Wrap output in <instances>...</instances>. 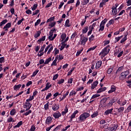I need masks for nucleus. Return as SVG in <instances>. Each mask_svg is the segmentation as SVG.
<instances>
[{
	"label": "nucleus",
	"instance_id": "9",
	"mask_svg": "<svg viewBox=\"0 0 131 131\" xmlns=\"http://www.w3.org/2000/svg\"><path fill=\"white\" fill-rule=\"evenodd\" d=\"M51 87H52V84H51L50 82H48L46 84V87L43 89H42L41 91V92H45V91H48V90H49V89H50V88H51Z\"/></svg>",
	"mask_w": 131,
	"mask_h": 131
},
{
	"label": "nucleus",
	"instance_id": "15",
	"mask_svg": "<svg viewBox=\"0 0 131 131\" xmlns=\"http://www.w3.org/2000/svg\"><path fill=\"white\" fill-rule=\"evenodd\" d=\"M78 113V111H77V110L74 112V113L71 116L70 121H72L73 119L74 118H75V116H76V114H77Z\"/></svg>",
	"mask_w": 131,
	"mask_h": 131
},
{
	"label": "nucleus",
	"instance_id": "43",
	"mask_svg": "<svg viewBox=\"0 0 131 131\" xmlns=\"http://www.w3.org/2000/svg\"><path fill=\"white\" fill-rule=\"evenodd\" d=\"M38 5L37 4H34L33 7H31L32 11H35L36 9H37V6Z\"/></svg>",
	"mask_w": 131,
	"mask_h": 131
},
{
	"label": "nucleus",
	"instance_id": "59",
	"mask_svg": "<svg viewBox=\"0 0 131 131\" xmlns=\"http://www.w3.org/2000/svg\"><path fill=\"white\" fill-rule=\"evenodd\" d=\"M39 71V70H36V71H34L33 73V74L32 75V77H34V76H35V75H36V74H37V73H38Z\"/></svg>",
	"mask_w": 131,
	"mask_h": 131
},
{
	"label": "nucleus",
	"instance_id": "11",
	"mask_svg": "<svg viewBox=\"0 0 131 131\" xmlns=\"http://www.w3.org/2000/svg\"><path fill=\"white\" fill-rule=\"evenodd\" d=\"M52 110L53 111H57V110H59V108H60V105L59 104L55 103L52 105Z\"/></svg>",
	"mask_w": 131,
	"mask_h": 131
},
{
	"label": "nucleus",
	"instance_id": "12",
	"mask_svg": "<svg viewBox=\"0 0 131 131\" xmlns=\"http://www.w3.org/2000/svg\"><path fill=\"white\" fill-rule=\"evenodd\" d=\"M116 102V98L115 97H114L112 100L110 101V102H108V105L110 107H111V106H112L113 104H114V103H115Z\"/></svg>",
	"mask_w": 131,
	"mask_h": 131
},
{
	"label": "nucleus",
	"instance_id": "57",
	"mask_svg": "<svg viewBox=\"0 0 131 131\" xmlns=\"http://www.w3.org/2000/svg\"><path fill=\"white\" fill-rule=\"evenodd\" d=\"M51 97H52V93H50L48 94V95H47V96L46 97V99L49 100V99H50V98H51Z\"/></svg>",
	"mask_w": 131,
	"mask_h": 131
},
{
	"label": "nucleus",
	"instance_id": "30",
	"mask_svg": "<svg viewBox=\"0 0 131 131\" xmlns=\"http://www.w3.org/2000/svg\"><path fill=\"white\" fill-rule=\"evenodd\" d=\"M126 39H127V35H125L124 37L121 40L120 43H123L124 41H126Z\"/></svg>",
	"mask_w": 131,
	"mask_h": 131
},
{
	"label": "nucleus",
	"instance_id": "29",
	"mask_svg": "<svg viewBox=\"0 0 131 131\" xmlns=\"http://www.w3.org/2000/svg\"><path fill=\"white\" fill-rule=\"evenodd\" d=\"M61 46L60 48V51H63L64 49H65V47H66V44L64 42H62L61 43Z\"/></svg>",
	"mask_w": 131,
	"mask_h": 131
},
{
	"label": "nucleus",
	"instance_id": "39",
	"mask_svg": "<svg viewBox=\"0 0 131 131\" xmlns=\"http://www.w3.org/2000/svg\"><path fill=\"white\" fill-rule=\"evenodd\" d=\"M23 124V122H22V121H19L16 125L14 126V128H17V127H20V125H22V124Z\"/></svg>",
	"mask_w": 131,
	"mask_h": 131
},
{
	"label": "nucleus",
	"instance_id": "18",
	"mask_svg": "<svg viewBox=\"0 0 131 131\" xmlns=\"http://www.w3.org/2000/svg\"><path fill=\"white\" fill-rule=\"evenodd\" d=\"M101 66H102V61L99 60L96 63L95 68L96 69H99Z\"/></svg>",
	"mask_w": 131,
	"mask_h": 131
},
{
	"label": "nucleus",
	"instance_id": "6",
	"mask_svg": "<svg viewBox=\"0 0 131 131\" xmlns=\"http://www.w3.org/2000/svg\"><path fill=\"white\" fill-rule=\"evenodd\" d=\"M57 37V34H54L53 32H49V36H48V39L49 40L53 41Z\"/></svg>",
	"mask_w": 131,
	"mask_h": 131
},
{
	"label": "nucleus",
	"instance_id": "24",
	"mask_svg": "<svg viewBox=\"0 0 131 131\" xmlns=\"http://www.w3.org/2000/svg\"><path fill=\"white\" fill-rule=\"evenodd\" d=\"M106 91V87L101 88L99 89L97 91V94H100V93H102V92H105Z\"/></svg>",
	"mask_w": 131,
	"mask_h": 131
},
{
	"label": "nucleus",
	"instance_id": "27",
	"mask_svg": "<svg viewBox=\"0 0 131 131\" xmlns=\"http://www.w3.org/2000/svg\"><path fill=\"white\" fill-rule=\"evenodd\" d=\"M45 40H46V36H43L41 38H39L37 40V42H38V43H40L41 41H45Z\"/></svg>",
	"mask_w": 131,
	"mask_h": 131
},
{
	"label": "nucleus",
	"instance_id": "60",
	"mask_svg": "<svg viewBox=\"0 0 131 131\" xmlns=\"http://www.w3.org/2000/svg\"><path fill=\"white\" fill-rule=\"evenodd\" d=\"M58 60L60 61V60H63L64 59V57H63V55H62V54H60L58 56Z\"/></svg>",
	"mask_w": 131,
	"mask_h": 131
},
{
	"label": "nucleus",
	"instance_id": "61",
	"mask_svg": "<svg viewBox=\"0 0 131 131\" xmlns=\"http://www.w3.org/2000/svg\"><path fill=\"white\" fill-rule=\"evenodd\" d=\"M44 109L46 110H48V109H49V102H47L46 104H45Z\"/></svg>",
	"mask_w": 131,
	"mask_h": 131
},
{
	"label": "nucleus",
	"instance_id": "41",
	"mask_svg": "<svg viewBox=\"0 0 131 131\" xmlns=\"http://www.w3.org/2000/svg\"><path fill=\"white\" fill-rule=\"evenodd\" d=\"M98 114H99V113L98 112H96L94 113L91 115L92 118H95V117H96V116H98Z\"/></svg>",
	"mask_w": 131,
	"mask_h": 131
},
{
	"label": "nucleus",
	"instance_id": "8",
	"mask_svg": "<svg viewBox=\"0 0 131 131\" xmlns=\"http://www.w3.org/2000/svg\"><path fill=\"white\" fill-rule=\"evenodd\" d=\"M117 127H118V125L117 124H113L112 127H108L107 128L108 130L110 131H116L117 129Z\"/></svg>",
	"mask_w": 131,
	"mask_h": 131
},
{
	"label": "nucleus",
	"instance_id": "35",
	"mask_svg": "<svg viewBox=\"0 0 131 131\" xmlns=\"http://www.w3.org/2000/svg\"><path fill=\"white\" fill-rule=\"evenodd\" d=\"M7 122H15L14 119L12 118V117L9 116V117L7 119Z\"/></svg>",
	"mask_w": 131,
	"mask_h": 131
},
{
	"label": "nucleus",
	"instance_id": "1",
	"mask_svg": "<svg viewBox=\"0 0 131 131\" xmlns=\"http://www.w3.org/2000/svg\"><path fill=\"white\" fill-rule=\"evenodd\" d=\"M91 115L89 113H83L78 118L79 122H84Z\"/></svg>",
	"mask_w": 131,
	"mask_h": 131
},
{
	"label": "nucleus",
	"instance_id": "33",
	"mask_svg": "<svg viewBox=\"0 0 131 131\" xmlns=\"http://www.w3.org/2000/svg\"><path fill=\"white\" fill-rule=\"evenodd\" d=\"M67 36V35H66V34L62 33L61 35V38L62 39L61 41L62 42L64 41Z\"/></svg>",
	"mask_w": 131,
	"mask_h": 131
},
{
	"label": "nucleus",
	"instance_id": "28",
	"mask_svg": "<svg viewBox=\"0 0 131 131\" xmlns=\"http://www.w3.org/2000/svg\"><path fill=\"white\" fill-rule=\"evenodd\" d=\"M41 32L40 31H37L35 34L34 35L35 38H37V37H39L40 36V34Z\"/></svg>",
	"mask_w": 131,
	"mask_h": 131
},
{
	"label": "nucleus",
	"instance_id": "34",
	"mask_svg": "<svg viewBox=\"0 0 131 131\" xmlns=\"http://www.w3.org/2000/svg\"><path fill=\"white\" fill-rule=\"evenodd\" d=\"M89 30V27H85V28H83L82 30V32L83 34H84V33H86L88 32V31Z\"/></svg>",
	"mask_w": 131,
	"mask_h": 131
},
{
	"label": "nucleus",
	"instance_id": "26",
	"mask_svg": "<svg viewBox=\"0 0 131 131\" xmlns=\"http://www.w3.org/2000/svg\"><path fill=\"white\" fill-rule=\"evenodd\" d=\"M122 37H123V36L115 37L114 43H116V42H118V41H119V40H120V39H121Z\"/></svg>",
	"mask_w": 131,
	"mask_h": 131
},
{
	"label": "nucleus",
	"instance_id": "40",
	"mask_svg": "<svg viewBox=\"0 0 131 131\" xmlns=\"http://www.w3.org/2000/svg\"><path fill=\"white\" fill-rule=\"evenodd\" d=\"M8 20L7 19H4L0 23V26H3V25H5L6 23H7Z\"/></svg>",
	"mask_w": 131,
	"mask_h": 131
},
{
	"label": "nucleus",
	"instance_id": "53",
	"mask_svg": "<svg viewBox=\"0 0 131 131\" xmlns=\"http://www.w3.org/2000/svg\"><path fill=\"white\" fill-rule=\"evenodd\" d=\"M51 47H52V44H50L49 45H48L45 49V52L47 53V52H48V50H49V49H50V48H51Z\"/></svg>",
	"mask_w": 131,
	"mask_h": 131
},
{
	"label": "nucleus",
	"instance_id": "47",
	"mask_svg": "<svg viewBox=\"0 0 131 131\" xmlns=\"http://www.w3.org/2000/svg\"><path fill=\"white\" fill-rule=\"evenodd\" d=\"M73 95H76V92H75V91H72L69 94V96L71 97V96H73Z\"/></svg>",
	"mask_w": 131,
	"mask_h": 131
},
{
	"label": "nucleus",
	"instance_id": "46",
	"mask_svg": "<svg viewBox=\"0 0 131 131\" xmlns=\"http://www.w3.org/2000/svg\"><path fill=\"white\" fill-rule=\"evenodd\" d=\"M82 51H83V49H82L79 51H78L76 54V56L78 57V56H79V55H80V54H81V53H82Z\"/></svg>",
	"mask_w": 131,
	"mask_h": 131
},
{
	"label": "nucleus",
	"instance_id": "55",
	"mask_svg": "<svg viewBox=\"0 0 131 131\" xmlns=\"http://www.w3.org/2000/svg\"><path fill=\"white\" fill-rule=\"evenodd\" d=\"M65 80L63 79H60V80L58 81V82H57V83L58 84H62V83H64V81Z\"/></svg>",
	"mask_w": 131,
	"mask_h": 131
},
{
	"label": "nucleus",
	"instance_id": "63",
	"mask_svg": "<svg viewBox=\"0 0 131 131\" xmlns=\"http://www.w3.org/2000/svg\"><path fill=\"white\" fill-rule=\"evenodd\" d=\"M39 23H40V19H38L36 22L35 23V26H37Z\"/></svg>",
	"mask_w": 131,
	"mask_h": 131
},
{
	"label": "nucleus",
	"instance_id": "48",
	"mask_svg": "<svg viewBox=\"0 0 131 131\" xmlns=\"http://www.w3.org/2000/svg\"><path fill=\"white\" fill-rule=\"evenodd\" d=\"M105 5H106V3L105 2L102 1V2H101L100 3L99 8H103V7H104V6H105Z\"/></svg>",
	"mask_w": 131,
	"mask_h": 131
},
{
	"label": "nucleus",
	"instance_id": "44",
	"mask_svg": "<svg viewBox=\"0 0 131 131\" xmlns=\"http://www.w3.org/2000/svg\"><path fill=\"white\" fill-rule=\"evenodd\" d=\"M54 20H55V16L51 17L47 20V23H49V22H52V21H54Z\"/></svg>",
	"mask_w": 131,
	"mask_h": 131
},
{
	"label": "nucleus",
	"instance_id": "21",
	"mask_svg": "<svg viewBox=\"0 0 131 131\" xmlns=\"http://www.w3.org/2000/svg\"><path fill=\"white\" fill-rule=\"evenodd\" d=\"M57 61H58V55L56 56L54 60L52 62L51 66H57Z\"/></svg>",
	"mask_w": 131,
	"mask_h": 131
},
{
	"label": "nucleus",
	"instance_id": "5",
	"mask_svg": "<svg viewBox=\"0 0 131 131\" xmlns=\"http://www.w3.org/2000/svg\"><path fill=\"white\" fill-rule=\"evenodd\" d=\"M32 106V104L30 103V101H27V100H26V101L24 104L23 107L26 109L25 111H28V110H29L30 108H31Z\"/></svg>",
	"mask_w": 131,
	"mask_h": 131
},
{
	"label": "nucleus",
	"instance_id": "2",
	"mask_svg": "<svg viewBox=\"0 0 131 131\" xmlns=\"http://www.w3.org/2000/svg\"><path fill=\"white\" fill-rule=\"evenodd\" d=\"M107 21H108V19L107 18H105L101 22L99 25V32L104 31V29H105V24H106V23H107Z\"/></svg>",
	"mask_w": 131,
	"mask_h": 131
},
{
	"label": "nucleus",
	"instance_id": "37",
	"mask_svg": "<svg viewBox=\"0 0 131 131\" xmlns=\"http://www.w3.org/2000/svg\"><path fill=\"white\" fill-rule=\"evenodd\" d=\"M56 25V21H53V22H50L49 23V27L50 28H52V27H54Z\"/></svg>",
	"mask_w": 131,
	"mask_h": 131
},
{
	"label": "nucleus",
	"instance_id": "19",
	"mask_svg": "<svg viewBox=\"0 0 131 131\" xmlns=\"http://www.w3.org/2000/svg\"><path fill=\"white\" fill-rule=\"evenodd\" d=\"M51 123H52V117H47V118L46 120V124H50Z\"/></svg>",
	"mask_w": 131,
	"mask_h": 131
},
{
	"label": "nucleus",
	"instance_id": "62",
	"mask_svg": "<svg viewBox=\"0 0 131 131\" xmlns=\"http://www.w3.org/2000/svg\"><path fill=\"white\" fill-rule=\"evenodd\" d=\"M34 99V96L33 95L32 96H30V98L29 99H27V101L30 102L31 101H32Z\"/></svg>",
	"mask_w": 131,
	"mask_h": 131
},
{
	"label": "nucleus",
	"instance_id": "16",
	"mask_svg": "<svg viewBox=\"0 0 131 131\" xmlns=\"http://www.w3.org/2000/svg\"><path fill=\"white\" fill-rule=\"evenodd\" d=\"M116 91V87L114 85H112L111 87V90L108 91V94H112V93H114Z\"/></svg>",
	"mask_w": 131,
	"mask_h": 131
},
{
	"label": "nucleus",
	"instance_id": "56",
	"mask_svg": "<svg viewBox=\"0 0 131 131\" xmlns=\"http://www.w3.org/2000/svg\"><path fill=\"white\" fill-rule=\"evenodd\" d=\"M35 126L34 125H32V126L31 127V128L30 129V131H35L36 129Z\"/></svg>",
	"mask_w": 131,
	"mask_h": 131
},
{
	"label": "nucleus",
	"instance_id": "42",
	"mask_svg": "<svg viewBox=\"0 0 131 131\" xmlns=\"http://www.w3.org/2000/svg\"><path fill=\"white\" fill-rule=\"evenodd\" d=\"M123 111H124V107H121L118 109V112L119 113H121L122 112H123Z\"/></svg>",
	"mask_w": 131,
	"mask_h": 131
},
{
	"label": "nucleus",
	"instance_id": "38",
	"mask_svg": "<svg viewBox=\"0 0 131 131\" xmlns=\"http://www.w3.org/2000/svg\"><path fill=\"white\" fill-rule=\"evenodd\" d=\"M32 113V111L29 110L28 111L26 112L25 114H23V115H25V116H27L29 115V114H31Z\"/></svg>",
	"mask_w": 131,
	"mask_h": 131
},
{
	"label": "nucleus",
	"instance_id": "49",
	"mask_svg": "<svg viewBox=\"0 0 131 131\" xmlns=\"http://www.w3.org/2000/svg\"><path fill=\"white\" fill-rule=\"evenodd\" d=\"M40 11L39 10L37 9L36 10H35L34 12H33V16H35V15H37V14H38V13H39Z\"/></svg>",
	"mask_w": 131,
	"mask_h": 131
},
{
	"label": "nucleus",
	"instance_id": "22",
	"mask_svg": "<svg viewBox=\"0 0 131 131\" xmlns=\"http://www.w3.org/2000/svg\"><path fill=\"white\" fill-rule=\"evenodd\" d=\"M112 111H113V108L107 110L104 112V115H109V114H111V113H112Z\"/></svg>",
	"mask_w": 131,
	"mask_h": 131
},
{
	"label": "nucleus",
	"instance_id": "64",
	"mask_svg": "<svg viewBox=\"0 0 131 131\" xmlns=\"http://www.w3.org/2000/svg\"><path fill=\"white\" fill-rule=\"evenodd\" d=\"M126 3L127 7H128L129 6H131V0H127Z\"/></svg>",
	"mask_w": 131,
	"mask_h": 131
},
{
	"label": "nucleus",
	"instance_id": "31",
	"mask_svg": "<svg viewBox=\"0 0 131 131\" xmlns=\"http://www.w3.org/2000/svg\"><path fill=\"white\" fill-rule=\"evenodd\" d=\"M90 3V0H82L81 4L83 6H85V5H88Z\"/></svg>",
	"mask_w": 131,
	"mask_h": 131
},
{
	"label": "nucleus",
	"instance_id": "7",
	"mask_svg": "<svg viewBox=\"0 0 131 131\" xmlns=\"http://www.w3.org/2000/svg\"><path fill=\"white\" fill-rule=\"evenodd\" d=\"M88 37H81L79 41V45L84 46V45H85V42L88 41Z\"/></svg>",
	"mask_w": 131,
	"mask_h": 131
},
{
	"label": "nucleus",
	"instance_id": "17",
	"mask_svg": "<svg viewBox=\"0 0 131 131\" xmlns=\"http://www.w3.org/2000/svg\"><path fill=\"white\" fill-rule=\"evenodd\" d=\"M98 83H99V82H98L97 80L94 81L91 85L92 90H95V89H96V86L98 85Z\"/></svg>",
	"mask_w": 131,
	"mask_h": 131
},
{
	"label": "nucleus",
	"instance_id": "51",
	"mask_svg": "<svg viewBox=\"0 0 131 131\" xmlns=\"http://www.w3.org/2000/svg\"><path fill=\"white\" fill-rule=\"evenodd\" d=\"M103 46H107V45H109L110 43V40H105L104 42Z\"/></svg>",
	"mask_w": 131,
	"mask_h": 131
},
{
	"label": "nucleus",
	"instance_id": "32",
	"mask_svg": "<svg viewBox=\"0 0 131 131\" xmlns=\"http://www.w3.org/2000/svg\"><path fill=\"white\" fill-rule=\"evenodd\" d=\"M10 114L12 116H13L14 115H15L16 114V109L15 108L12 109L11 111H10Z\"/></svg>",
	"mask_w": 131,
	"mask_h": 131
},
{
	"label": "nucleus",
	"instance_id": "4",
	"mask_svg": "<svg viewBox=\"0 0 131 131\" xmlns=\"http://www.w3.org/2000/svg\"><path fill=\"white\" fill-rule=\"evenodd\" d=\"M128 74H129V71L128 70L123 72L121 73L119 79L120 80H124L126 79V76H127Z\"/></svg>",
	"mask_w": 131,
	"mask_h": 131
},
{
	"label": "nucleus",
	"instance_id": "50",
	"mask_svg": "<svg viewBox=\"0 0 131 131\" xmlns=\"http://www.w3.org/2000/svg\"><path fill=\"white\" fill-rule=\"evenodd\" d=\"M101 95L100 94H95L92 96L91 99H96V98H98V97H100Z\"/></svg>",
	"mask_w": 131,
	"mask_h": 131
},
{
	"label": "nucleus",
	"instance_id": "45",
	"mask_svg": "<svg viewBox=\"0 0 131 131\" xmlns=\"http://www.w3.org/2000/svg\"><path fill=\"white\" fill-rule=\"evenodd\" d=\"M77 35V33L76 32H74L73 33V34L71 35V38L72 40H73V39H74V38L75 37V36H76Z\"/></svg>",
	"mask_w": 131,
	"mask_h": 131
},
{
	"label": "nucleus",
	"instance_id": "20",
	"mask_svg": "<svg viewBox=\"0 0 131 131\" xmlns=\"http://www.w3.org/2000/svg\"><path fill=\"white\" fill-rule=\"evenodd\" d=\"M21 86H22V85L21 84H19L18 85H14L13 86V89L14 90V91H18L20 88H21Z\"/></svg>",
	"mask_w": 131,
	"mask_h": 131
},
{
	"label": "nucleus",
	"instance_id": "3",
	"mask_svg": "<svg viewBox=\"0 0 131 131\" xmlns=\"http://www.w3.org/2000/svg\"><path fill=\"white\" fill-rule=\"evenodd\" d=\"M109 52H110V46L107 45V47L104 48L100 53V55H102L103 57H105L106 55H108Z\"/></svg>",
	"mask_w": 131,
	"mask_h": 131
},
{
	"label": "nucleus",
	"instance_id": "36",
	"mask_svg": "<svg viewBox=\"0 0 131 131\" xmlns=\"http://www.w3.org/2000/svg\"><path fill=\"white\" fill-rule=\"evenodd\" d=\"M51 61H52V57H49L47 58L45 62V64L46 65L47 64H49L51 62Z\"/></svg>",
	"mask_w": 131,
	"mask_h": 131
},
{
	"label": "nucleus",
	"instance_id": "23",
	"mask_svg": "<svg viewBox=\"0 0 131 131\" xmlns=\"http://www.w3.org/2000/svg\"><path fill=\"white\" fill-rule=\"evenodd\" d=\"M66 27H70L71 26V24H70V20L69 19H67L65 23Z\"/></svg>",
	"mask_w": 131,
	"mask_h": 131
},
{
	"label": "nucleus",
	"instance_id": "54",
	"mask_svg": "<svg viewBox=\"0 0 131 131\" xmlns=\"http://www.w3.org/2000/svg\"><path fill=\"white\" fill-rule=\"evenodd\" d=\"M95 38V36L94 35H92L90 37H89V41H93V40Z\"/></svg>",
	"mask_w": 131,
	"mask_h": 131
},
{
	"label": "nucleus",
	"instance_id": "13",
	"mask_svg": "<svg viewBox=\"0 0 131 131\" xmlns=\"http://www.w3.org/2000/svg\"><path fill=\"white\" fill-rule=\"evenodd\" d=\"M119 52H120V53H119ZM118 53H119L118 54ZM116 54H118L117 55V57H118V58H120V57H121L122 56V54H123V51H121V50L118 49V50H117L116 51Z\"/></svg>",
	"mask_w": 131,
	"mask_h": 131
},
{
	"label": "nucleus",
	"instance_id": "25",
	"mask_svg": "<svg viewBox=\"0 0 131 131\" xmlns=\"http://www.w3.org/2000/svg\"><path fill=\"white\" fill-rule=\"evenodd\" d=\"M112 9L113 15H116L117 14V9H116V7H113Z\"/></svg>",
	"mask_w": 131,
	"mask_h": 131
},
{
	"label": "nucleus",
	"instance_id": "14",
	"mask_svg": "<svg viewBox=\"0 0 131 131\" xmlns=\"http://www.w3.org/2000/svg\"><path fill=\"white\" fill-rule=\"evenodd\" d=\"M11 24L10 23H7L3 28V29L5 30V31H8L9 28H11Z\"/></svg>",
	"mask_w": 131,
	"mask_h": 131
},
{
	"label": "nucleus",
	"instance_id": "52",
	"mask_svg": "<svg viewBox=\"0 0 131 131\" xmlns=\"http://www.w3.org/2000/svg\"><path fill=\"white\" fill-rule=\"evenodd\" d=\"M2 63H5V57H0V64H2Z\"/></svg>",
	"mask_w": 131,
	"mask_h": 131
},
{
	"label": "nucleus",
	"instance_id": "10",
	"mask_svg": "<svg viewBox=\"0 0 131 131\" xmlns=\"http://www.w3.org/2000/svg\"><path fill=\"white\" fill-rule=\"evenodd\" d=\"M61 116H62V114L60 113V112H59L54 113L53 115V117L55 118V119L59 118V117H61Z\"/></svg>",
	"mask_w": 131,
	"mask_h": 131
},
{
	"label": "nucleus",
	"instance_id": "58",
	"mask_svg": "<svg viewBox=\"0 0 131 131\" xmlns=\"http://www.w3.org/2000/svg\"><path fill=\"white\" fill-rule=\"evenodd\" d=\"M58 77H59V75L58 74L54 75L53 76V80H56Z\"/></svg>",
	"mask_w": 131,
	"mask_h": 131
}]
</instances>
